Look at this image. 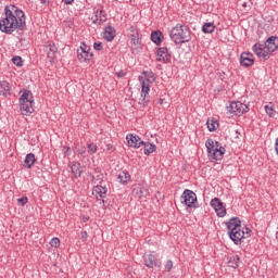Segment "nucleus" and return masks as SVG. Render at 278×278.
I'll list each match as a JSON object with an SVG mask.
<instances>
[{"mask_svg": "<svg viewBox=\"0 0 278 278\" xmlns=\"http://www.w3.org/2000/svg\"><path fill=\"white\" fill-rule=\"evenodd\" d=\"M99 147H97L96 143H87V153H89V155H94V153H97Z\"/></svg>", "mask_w": 278, "mask_h": 278, "instance_id": "32", "label": "nucleus"}, {"mask_svg": "<svg viewBox=\"0 0 278 278\" xmlns=\"http://www.w3.org/2000/svg\"><path fill=\"white\" fill-rule=\"evenodd\" d=\"M149 92H151V84L141 80V98H140V105L147 106L149 103Z\"/></svg>", "mask_w": 278, "mask_h": 278, "instance_id": "12", "label": "nucleus"}, {"mask_svg": "<svg viewBox=\"0 0 278 278\" xmlns=\"http://www.w3.org/2000/svg\"><path fill=\"white\" fill-rule=\"evenodd\" d=\"M211 206L213 207V210H215L219 218H224V216H227V208H225V204H223L220 199L218 198L212 199Z\"/></svg>", "mask_w": 278, "mask_h": 278, "instance_id": "10", "label": "nucleus"}, {"mask_svg": "<svg viewBox=\"0 0 278 278\" xmlns=\"http://www.w3.org/2000/svg\"><path fill=\"white\" fill-rule=\"evenodd\" d=\"M144 149H143V153L144 155H151V153H155V151H157V146L150 143V142H144L141 143Z\"/></svg>", "mask_w": 278, "mask_h": 278, "instance_id": "20", "label": "nucleus"}, {"mask_svg": "<svg viewBox=\"0 0 278 278\" xmlns=\"http://www.w3.org/2000/svg\"><path fill=\"white\" fill-rule=\"evenodd\" d=\"M265 112L266 114H268V116H270V118H273V116H275L276 114L275 109H273V106L269 105H265Z\"/></svg>", "mask_w": 278, "mask_h": 278, "instance_id": "34", "label": "nucleus"}, {"mask_svg": "<svg viewBox=\"0 0 278 278\" xmlns=\"http://www.w3.org/2000/svg\"><path fill=\"white\" fill-rule=\"evenodd\" d=\"M228 266L230 268H238L240 266V256L238 255H232L228 260Z\"/></svg>", "mask_w": 278, "mask_h": 278, "instance_id": "25", "label": "nucleus"}, {"mask_svg": "<svg viewBox=\"0 0 278 278\" xmlns=\"http://www.w3.org/2000/svg\"><path fill=\"white\" fill-rule=\"evenodd\" d=\"M116 77H118L119 79H122V77H125V75H127L124 71H119L117 73H115Z\"/></svg>", "mask_w": 278, "mask_h": 278, "instance_id": "41", "label": "nucleus"}, {"mask_svg": "<svg viewBox=\"0 0 278 278\" xmlns=\"http://www.w3.org/2000/svg\"><path fill=\"white\" fill-rule=\"evenodd\" d=\"M45 52L47 53L49 60H55V55L58 54V47H55V43H49L45 46Z\"/></svg>", "mask_w": 278, "mask_h": 278, "instance_id": "18", "label": "nucleus"}, {"mask_svg": "<svg viewBox=\"0 0 278 278\" xmlns=\"http://www.w3.org/2000/svg\"><path fill=\"white\" fill-rule=\"evenodd\" d=\"M65 5H71L75 0H62Z\"/></svg>", "mask_w": 278, "mask_h": 278, "instance_id": "44", "label": "nucleus"}, {"mask_svg": "<svg viewBox=\"0 0 278 278\" xmlns=\"http://www.w3.org/2000/svg\"><path fill=\"white\" fill-rule=\"evenodd\" d=\"M94 192H96L97 194H99V197H100L101 199H103V195H104V194H108V188H105V187H103V186H96V187H94Z\"/></svg>", "mask_w": 278, "mask_h": 278, "instance_id": "31", "label": "nucleus"}, {"mask_svg": "<svg viewBox=\"0 0 278 278\" xmlns=\"http://www.w3.org/2000/svg\"><path fill=\"white\" fill-rule=\"evenodd\" d=\"M90 218H88V217H84V223H88V220H89Z\"/></svg>", "mask_w": 278, "mask_h": 278, "instance_id": "49", "label": "nucleus"}, {"mask_svg": "<svg viewBox=\"0 0 278 278\" xmlns=\"http://www.w3.org/2000/svg\"><path fill=\"white\" fill-rule=\"evenodd\" d=\"M81 240H84V241L88 240V232L87 231L81 232Z\"/></svg>", "mask_w": 278, "mask_h": 278, "instance_id": "43", "label": "nucleus"}, {"mask_svg": "<svg viewBox=\"0 0 278 278\" xmlns=\"http://www.w3.org/2000/svg\"><path fill=\"white\" fill-rule=\"evenodd\" d=\"M25 12L14 4L4 8V17L0 21V30L3 34H14L16 29L23 31L26 27Z\"/></svg>", "mask_w": 278, "mask_h": 278, "instance_id": "1", "label": "nucleus"}, {"mask_svg": "<svg viewBox=\"0 0 278 278\" xmlns=\"http://www.w3.org/2000/svg\"><path fill=\"white\" fill-rule=\"evenodd\" d=\"M169 36L176 45H184L185 42H190V40H192V37L190 36V28L180 24L172 28Z\"/></svg>", "mask_w": 278, "mask_h": 278, "instance_id": "4", "label": "nucleus"}, {"mask_svg": "<svg viewBox=\"0 0 278 278\" xmlns=\"http://www.w3.org/2000/svg\"><path fill=\"white\" fill-rule=\"evenodd\" d=\"M12 62L15 66H23V59L21 56H14Z\"/></svg>", "mask_w": 278, "mask_h": 278, "instance_id": "36", "label": "nucleus"}, {"mask_svg": "<svg viewBox=\"0 0 278 278\" xmlns=\"http://www.w3.org/2000/svg\"><path fill=\"white\" fill-rule=\"evenodd\" d=\"M157 103L159 105H164V99L160 98Z\"/></svg>", "mask_w": 278, "mask_h": 278, "instance_id": "46", "label": "nucleus"}, {"mask_svg": "<svg viewBox=\"0 0 278 278\" xmlns=\"http://www.w3.org/2000/svg\"><path fill=\"white\" fill-rule=\"evenodd\" d=\"M18 205H27V197L17 199Z\"/></svg>", "mask_w": 278, "mask_h": 278, "instance_id": "39", "label": "nucleus"}, {"mask_svg": "<svg viewBox=\"0 0 278 278\" xmlns=\"http://www.w3.org/2000/svg\"><path fill=\"white\" fill-rule=\"evenodd\" d=\"M143 261L147 268H162V261L153 254L143 255Z\"/></svg>", "mask_w": 278, "mask_h": 278, "instance_id": "11", "label": "nucleus"}, {"mask_svg": "<svg viewBox=\"0 0 278 278\" xmlns=\"http://www.w3.org/2000/svg\"><path fill=\"white\" fill-rule=\"evenodd\" d=\"M181 203H185L187 207H194L197 208V193L194 191L186 189L180 197Z\"/></svg>", "mask_w": 278, "mask_h": 278, "instance_id": "8", "label": "nucleus"}, {"mask_svg": "<svg viewBox=\"0 0 278 278\" xmlns=\"http://www.w3.org/2000/svg\"><path fill=\"white\" fill-rule=\"evenodd\" d=\"M162 38H164L162 31L154 30L151 33V40L154 42V45H162Z\"/></svg>", "mask_w": 278, "mask_h": 278, "instance_id": "22", "label": "nucleus"}, {"mask_svg": "<svg viewBox=\"0 0 278 278\" xmlns=\"http://www.w3.org/2000/svg\"><path fill=\"white\" fill-rule=\"evenodd\" d=\"M129 31H131V33L136 31V27L130 26V27H129Z\"/></svg>", "mask_w": 278, "mask_h": 278, "instance_id": "48", "label": "nucleus"}, {"mask_svg": "<svg viewBox=\"0 0 278 278\" xmlns=\"http://www.w3.org/2000/svg\"><path fill=\"white\" fill-rule=\"evenodd\" d=\"M216 26L212 22L204 23L202 26L203 34H214Z\"/></svg>", "mask_w": 278, "mask_h": 278, "instance_id": "24", "label": "nucleus"}, {"mask_svg": "<svg viewBox=\"0 0 278 278\" xmlns=\"http://www.w3.org/2000/svg\"><path fill=\"white\" fill-rule=\"evenodd\" d=\"M278 49V37L271 36L264 43H255L253 46V51L258 58L266 61L268 60L270 53H275Z\"/></svg>", "mask_w": 278, "mask_h": 278, "instance_id": "3", "label": "nucleus"}, {"mask_svg": "<svg viewBox=\"0 0 278 278\" xmlns=\"http://www.w3.org/2000/svg\"><path fill=\"white\" fill-rule=\"evenodd\" d=\"M91 49L88 45L83 42V46L77 50V58L78 60L84 63V62H90L92 58H94V53L90 52Z\"/></svg>", "mask_w": 278, "mask_h": 278, "instance_id": "9", "label": "nucleus"}, {"mask_svg": "<svg viewBox=\"0 0 278 278\" xmlns=\"http://www.w3.org/2000/svg\"><path fill=\"white\" fill-rule=\"evenodd\" d=\"M50 247L58 249V247H60V238L58 237L52 238L50 241Z\"/></svg>", "mask_w": 278, "mask_h": 278, "instance_id": "35", "label": "nucleus"}, {"mask_svg": "<svg viewBox=\"0 0 278 278\" xmlns=\"http://www.w3.org/2000/svg\"><path fill=\"white\" fill-rule=\"evenodd\" d=\"M126 140L128 142V146L132 147V149H140V147L144 144V141H142L140 137L131 134L126 136Z\"/></svg>", "mask_w": 278, "mask_h": 278, "instance_id": "14", "label": "nucleus"}, {"mask_svg": "<svg viewBox=\"0 0 278 278\" xmlns=\"http://www.w3.org/2000/svg\"><path fill=\"white\" fill-rule=\"evenodd\" d=\"M106 151L114 153V146L112 143L106 144Z\"/></svg>", "mask_w": 278, "mask_h": 278, "instance_id": "42", "label": "nucleus"}, {"mask_svg": "<svg viewBox=\"0 0 278 278\" xmlns=\"http://www.w3.org/2000/svg\"><path fill=\"white\" fill-rule=\"evenodd\" d=\"M140 37H138V33L130 35V45L131 49H138L140 47Z\"/></svg>", "mask_w": 278, "mask_h": 278, "instance_id": "26", "label": "nucleus"}, {"mask_svg": "<svg viewBox=\"0 0 278 278\" xmlns=\"http://www.w3.org/2000/svg\"><path fill=\"white\" fill-rule=\"evenodd\" d=\"M114 38H116V29L114 28V26L109 25L104 29V40H106V42H112Z\"/></svg>", "mask_w": 278, "mask_h": 278, "instance_id": "17", "label": "nucleus"}, {"mask_svg": "<svg viewBox=\"0 0 278 278\" xmlns=\"http://www.w3.org/2000/svg\"><path fill=\"white\" fill-rule=\"evenodd\" d=\"M77 156L80 160H86V157H88V151H86V148H80L77 150Z\"/></svg>", "mask_w": 278, "mask_h": 278, "instance_id": "33", "label": "nucleus"}, {"mask_svg": "<svg viewBox=\"0 0 278 278\" xmlns=\"http://www.w3.org/2000/svg\"><path fill=\"white\" fill-rule=\"evenodd\" d=\"M134 194L138 197V199H142L149 194V189L144 186H139L132 190Z\"/></svg>", "mask_w": 278, "mask_h": 278, "instance_id": "19", "label": "nucleus"}, {"mask_svg": "<svg viewBox=\"0 0 278 278\" xmlns=\"http://www.w3.org/2000/svg\"><path fill=\"white\" fill-rule=\"evenodd\" d=\"M157 62H164L165 64L170 62V53L168 52V48H159L156 51Z\"/></svg>", "mask_w": 278, "mask_h": 278, "instance_id": "15", "label": "nucleus"}, {"mask_svg": "<svg viewBox=\"0 0 278 278\" xmlns=\"http://www.w3.org/2000/svg\"><path fill=\"white\" fill-rule=\"evenodd\" d=\"M20 110L24 116L34 114V96L31 94V91L24 90L20 98Z\"/></svg>", "mask_w": 278, "mask_h": 278, "instance_id": "5", "label": "nucleus"}, {"mask_svg": "<svg viewBox=\"0 0 278 278\" xmlns=\"http://www.w3.org/2000/svg\"><path fill=\"white\" fill-rule=\"evenodd\" d=\"M255 62V59L253 58V54L249 52H242L240 55V64L241 66H244L248 68V66H253V63Z\"/></svg>", "mask_w": 278, "mask_h": 278, "instance_id": "16", "label": "nucleus"}, {"mask_svg": "<svg viewBox=\"0 0 278 278\" xmlns=\"http://www.w3.org/2000/svg\"><path fill=\"white\" fill-rule=\"evenodd\" d=\"M241 5H242V8H247V5H249V2L243 1Z\"/></svg>", "mask_w": 278, "mask_h": 278, "instance_id": "47", "label": "nucleus"}, {"mask_svg": "<svg viewBox=\"0 0 278 278\" xmlns=\"http://www.w3.org/2000/svg\"><path fill=\"white\" fill-rule=\"evenodd\" d=\"M93 49L96 51H101L103 49V43L101 41H97L93 43Z\"/></svg>", "mask_w": 278, "mask_h": 278, "instance_id": "37", "label": "nucleus"}, {"mask_svg": "<svg viewBox=\"0 0 278 278\" xmlns=\"http://www.w3.org/2000/svg\"><path fill=\"white\" fill-rule=\"evenodd\" d=\"M208 131H216L218 129V121L212 118L206 122Z\"/></svg>", "mask_w": 278, "mask_h": 278, "instance_id": "30", "label": "nucleus"}, {"mask_svg": "<svg viewBox=\"0 0 278 278\" xmlns=\"http://www.w3.org/2000/svg\"><path fill=\"white\" fill-rule=\"evenodd\" d=\"M228 229V236L235 244H242V240L245 238H251V229L245 228V231L242 230V222L238 217H232L226 223Z\"/></svg>", "mask_w": 278, "mask_h": 278, "instance_id": "2", "label": "nucleus"}, {"mask_svg": "<svg viewBox=\"0 0 278 278\" xmlns=\"http://www.w3.org/2000/svg\"><path fill=\"white\" fill-rule=\"evenodd\" d=\"M205 147L211 160H223V155H225L226 150L220 142L207 139Z\"/></svg>", "mask_w": 278, "mask_h": 278, "instance_id": "6", "label": "nucleus"}, {"mask_svg": "<svg viewBox=\"0 0 278 278\" xmlns=\"http://www.w3.org/2000/svg\"><path fill=\"white\" fill-rule=\"evenodd\" d=\"M117 179H118L119 184H128L129 179H131V176L129 175V172L124 170V172L119 173Z\"/></svg>", "mask_w": 278, "mask_h": 278, "instance_id": "28", "label": "nucleus"}, {"mask_svg": "<svg viewBox=\"0 0 278 278\" xmlns=\"http://www.w3.org/2000/svg\"><path fill=\"white\" fill-rule=\"evenodd\" d=\"M165 270H167V273H170V270H173V261H167L166 262Z\"/></svg>", "mask_w": 278, "mask_h": 278, "instance_id": "38", "label": "nucleus"}, {"mask_svg": "<svg viewBox=\"0 0 278 278\" xmlns=\"http://www.w3.org/2000/svg\"><path fill=\"white\" fill-rule=\"evenodd\" d=\"M8 94L10 96V83L0 81V97H8Z\"/></svg>", "mask_w": 278, "mask_h": 278, "instance_id": "23", "label": "nucleus"}, {"mask_svg": "<svg viewBox=\"0 0 278 278\" xmlns=\"http://www.w3.org/2000/svg\"><path fill=\"white\" fill-rule=\"evenodd\" d=\"M72 173L76 177V179L81 177V175L84 174V170H81V164H79V163L73 164Z\"/></svg>", "mask_w": 278, "mask_h": 278, "instance_id": "27", "label": "nucleus"}, {"mask_svg": "<svg viewBox=\"0 0 278 278\" xmlns=\"http://www.w3.org/2000/svg\"><path fill=\"white\" fill-rule=\"evenodd\" d=\"M62 151H63L65 156L71 155V147H64Z\"/></svg>", "mask_w": 278, "mask_h": 278, "instance_id": "40", "label": "nucleus"}, {"mask_svg": "<svg viewBox=\"0 0 278 278\" xmlns=\"http://www.w3.org/2000/svg\"><path fill=\"white\" fill-rule=\"evenodd\" d=\"M36 164V154L35 153H28L24 160V167L25 168H31Z\"/></svg>", "mask_w": 278, "mask_h": 278, "instance_id": "21", "label": "nucleus"}, {"mask_svg": "<svg viewBox=\"0 0 278 278\" xmlns=\"http://www.w3.org/2000/svg\"><path fill=\"white\" fill-rule=\"evenodd\" d=\"M140 81H147V84H153L155 81V74L153 72H147L146 77L142 80V77H139Z\"/></svg>", "mask_w": 278, "mask_h": 278, "instance_id": "29", "label": "nucleus"}, {"mask_svg": "<svg viewBox=\"0 0 278 278\" xmlns=\"http://www.w3.org/2000/svg\"><path fill=\"white\" fill-rule=\"evenodd\" d=\"M92 23L93 25H103L108 21V13L103 10H96L93 12Z\"/></svg>", "mask_w": 278, "mask_h": 278, "instance_id": "13", "label": "nucleus"}, {"mask_svg": "<svg viewBox=\"0 0 278 278\" xmlns=\"http://www.w3.org/2000/svg\"><path fill=\"white\" fill-rule=\"evenodd\" d=\"M275 151H276V154L278 155V137L276 138V142H275Z\"/></svg>", "mask_w": 278, "mask_h": 278, "instance_id": "45", "label": "nucleus"}, {"mask_svg": "<svg viewBox=\"0 0 278 278\" xmlns=\"http://www.w3.org/2000/svg\"><path fill=\"white\" fill-rule=\"evenodd\" d=\"M227 112L229 114H233L235 116H242V114H247V112H249V106L240 101L230 102V104L227 106Z\"/></svg>", "mask_w": 278, "mask_h": 278, "instance_id": "7", "label": "nucleus"}]
</instances>
